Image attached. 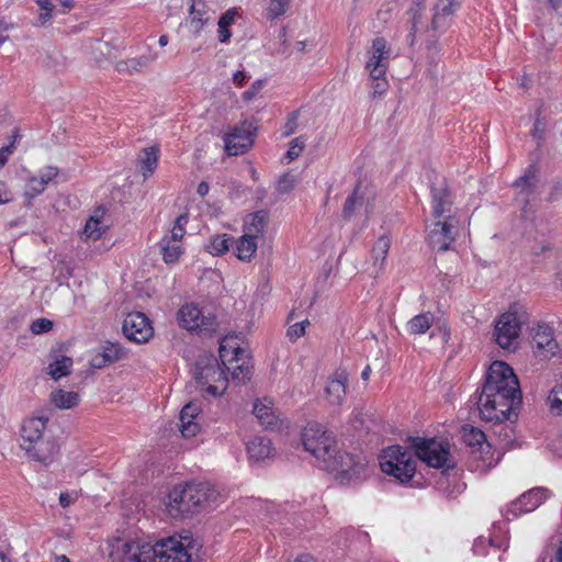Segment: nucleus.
Listing matches in <instances>:
<instances>
[{
  "mask_svg": "<svg viewBox=\"0 0 562 562\" xmlns=\"http://www.w3.org/2000/svg\"><path fill=\"white\" fill-rule=\"evenodd\" d=\"M559 392L557 387H553L548 396L550 409L555 415L562 414V398L558 396Z\"/></svg>",
  "mask_w": 562,
  "mask_h": 562,
  "instance_id": "4d7b16f0",
  "label": "nucleus"
},
{
  "mask_svg": "<svg viewBox=\"0 0 562 562\" xmlns=\"http://www.w3.org/2000/svg\"><path fill=\"white\" fill-rule=\"evenodd\" d=\"M46 186L42 182L38 177H32L26 184L24 195L29 199V201L33 200L35 196L40 195L44 192Z\"/></svg>",
  "mask_w": 562,
  "mask_h": 562,
  "instance_id": "a18cd8bd",
  "label": "nucleus"
},
{
  "mask_svg": "<svg viewBox=\"0 0 562 562\" xmlns=\"http://www.w3.org/2000/svg\"><path fill=\"white\" fill-rule=\"evenodd\" d=\"M360 183H358L352 193L348 195V198L345 201L344 209H342V217L345 220H350L352 215L355 214V211L362 206L363 204V196L359 194Z\"/></svg>",
  "mask_w": 562,
  "mask_h": 562,
  "instance_id": "ea45409f",
  "label": "nucleus"
},
{
  "mask_svg": "<svg viewBox=\"0 0 562 562\" xmlns=\"http://www.w3.org/2000/svg\"><path fill=\"white\" fill-rule=\"evenodd\" d=\"M58 175V169L56 167L48 166L40 173V179L42 182L47 186L53 179H55Z\"/></svg>",
  "mask_w": 562,
  "mask_h": 562,
  "instance_id": "052dcab7",
  "label": "nucleus"
},
{
  "mask_svg": "<svg viewBox=\"0 0 562 562\" xmlns=\"http://www.w3.org/2000/svg\"><path fill=\"white\" fill-rule=\"evenodd\" d=\"M479 408L481 419L501 425L517 418L516 409L521 404V391L513 368L504 361H494L486 374L480 394L472 400Z\"/></svg>",
  "mask_w": 562,
  "mask_h": 562,
  "instance_id": "f257e3e1",
  "label": "nucleus"
},
{
  "mask_svg": "<svg viewBox=\"0 0 562 562\" xmlns=\"http://www.w3.org/2000/svg\"><path fill=\"white\" fill-rule=\"evenodd\" d=\"M111 562H201L202 543L186 531L156 541H123L114 539L108 544Z\"/></svg>",
  "mask_w": 562,
  "mask_h": 562,
  "instance_id": "f03ea898",
  "label": "nucleus"
},
{
  "mask_svg": "<svg viewBox=\"0 0 562 562\" xmlns=\"http://www.w3.org/2000/svg\"><path fill=\"white\" fill-rule=\"evenodd\" d=\"M412 447L415 449V456L436 469H453L454 462L450 458L449 447L435 439H424L411 437Z\"/></svg>",
  "mask_w": 562,
  "mask_h": 562,
  "instance_id": "6e6552de",
  "label": "nucleus"
},
{
  "mask_svg": "<svg viewBox=\"0 0 562 562\" xmlns=\"http://www.w3.org/2000/svg\"><path fill=\"white\" fill-rule=\"evenodd\" d=\"M257 127L251 122H243L225 136V149L228 155L237 156L246 153L254 144Z\"/></svg>",
  "mask_w": 562,
  "mask_h": 562,
  "instance_id": "f8f14e48",
  "label": "nucleus"
},
{
  "mask_svg": "<svg viewBox=\"0 0 562 562\" xmlns=\"http://www.w3.org/2000/svg\"><path fill=\"white\" fill-rule=\"evenodd\" d=\"M247 79L248 77L243 70H237L233 76V81L238 87H241L247 81Z\"/></svg>",
  "mask_w": 562,
  "mask_h": 562,
  "instance_id": "774afa93",
  "label": "nucleus"
},
{
  "mask_svg": "<svg viewBox=\"0 0 562 562\" xmlns=\"http://www.w3.org/2000/svg\"><path fill=\"white\" fill-rule=\"evenodd\" d=\"M295 184V178L294 176L290 173H283L277 183V191L280 194L289 193L293 190Z\"/></svg>",
  "mask_w": 562,
  "mask_h": 562,
  "instance_id": "09e8293b",
  "label": "nucleus"
},
{
  "mask_svg": "<svg viewBox=\"0 0 562 562\" xmlns=\"http://www.w3.org/2000/svg\"><path fill=\"white\" fill-rule=\"evenodd\" d=\"M462 0H437L432 8L431 29L443 33L451 23V16L460 8Z\"/></svg>",
  "mask_w": 562,
  "mask_h": 562,
  "instance_id": "a211bd4d",
  "label": "nucleus"
},
{
  "mask_svg": "<svg viewBox=\"0 0 562 562\" xmlns=\"http://www.w3.org/2000/svg\"><path fill=\"white\" fill-rule=\"evenodd\" d=\"M533 342L538 350L546 352V356H555L559 347L553 338V333L548 326H539L533 335Z\"/></svg>",
  "mask_w": 562,
  "mask_h": 562,
  "instance_id": "c85d7f7f",
  "label": "nucleus"
},
{
  "mask_svg": "<svg viewBox=\"0 0 562 562\" xmlns=\"http://www.w3.org/2000/svg\"><path fill=\"white\" fill-rule=\"evenodd\" d=\"M290 4V0H270L268 7V14L271 19L279 18L283 15Z\"/></svg>",
  "mask_w": 562,
  "mask_h": 562,
  "instance_id": "de8ad7c7",
  "label": "nucleus"
},
{
  "mask_svg": "<svg viewBox=\"0 0 562 562\" xmlns=\"http://www.w3.org/2000/svg\"><path fill=\"white\" fill-rule=\"evenodd\" d=\"M192 4L189 10V26L195 34L200 33L204 24L209 21L207 11L205 10L206 4L203 0H192Z\"/></svg>",
  "mask_w": 562,
  "mask_h": 562,
  "instance_id": "c756f323",
  "label": "nucleus"
},
{
  "mask_svg": "<svg viewBox=\"0 0 562 562\" xmlns=\"http://www.w3.org/2000/svg\"><path fill=\"white\" fill-rule=\"evenodd\" d=\"M434 315L430 312L422 313L407 323V330L411 335H423L431 327Z\"/></svg>",
  "mask_w": 562,
  "mask_h": 562,
  "instance_id": "72a5a7b5",
  "label": "nucleus"
},
{
  "mask_svg": "<svg viewBox=\"0 0 562 562\" xmlns=\"http://www.w3.org/2000/svg\"><path fill=\"white\" fill-rule=\"evenodd\" d=\"M269 221V212L260 210L248 214L244 221V233L254 238L263 236Z\"/></svg>",
  "mask_w": 562,
  "mask_h": 562,
  "instance_id": "cd10ccee",
  "label": "nucleus"
},
{
  "mask_svg": "<svg viewBox=\"0 0 562 562\" xmlns=\"http://www.w3.org/2000/svg\"><path fill=\"white\" fill-rule=\"evenodd\" d=\"M159 153L158 146H150L142 150L138 157V165L144 178L151 176L156 170Z\"/></svg>",
  "mask_w": 562,
  "mask_h": 562,
  "instance_id": "7c9ffc66",
  "label": "nucleus"
},
{
  "mask_svg": "<svg viewBox=\"0 0 562 562\" xmlns=\"http://www.w3.org/2000/svg\"><path fill=\"white\" fill-rule=\"evenodd\" d=\"M91 366L93 368H97V369H102L104 368L105 366L110 364L109 361H105V359H103V352H100V353H97L92 359H91Z\"/></svg>",
  "mask_w": 562,
  "mask_h": 562,
  "instance_id": "338daca9",
  "label": "nucleus"
},
{
  "mask_svg": "<svg viewBox=\"0 0 562 562\" xmlns=\"http://www.w3.org/2000/svg\"><path fill=\"white\" fill-rule=\"evenodd\" d=\"M252 412L263 428L274 429L279 426V417L276 415L272 402L269 398L257 400L254 403Z\"/></svg>",
  "mask_w": 562,
  "mask_h": 562,
  "instance_id": "a878e982",
  "label": "nucleus"
},
{
  "mask_svg": "<svg viewBox=\"0 0 562 562\" xmlns=\"http://www.w3.org/2000/svg\"><path fill=\"white\" fill-rule=\"evenodd\" d=\"M124 336L136 344L147 342L154 335L149 318L142 312L128 313L122 326Z\"/></svg>",
  "mask_w": 562,
  "mask_h": 562,
  "instance_id": "9d476101",
  "label": "nucleus"
},
{
  "mask_svg": "<svg viewBox=\"0 0 562 562\" xmlns=\"http://www.w3.org/2000/svg\"><path fill=\"white\" fill-rule=\"evenodd\" d=\"M47 422L48 418L44 416L25 419L21 427V447L23 448L25 445H31L45 436L44 431L46 429Z\"/></svg>",
  "mask_w": 562,
  "mask_h": 562,
  "instance_id": "412c9836",
  "label": "nucleus"
},
{
  "mask_svg": "<svg viewBox=\"0 0 562 562\" xmlns=\"http://www.w3.org/2000/svg\"><path fill=\"white\" fill-rule=\"evenodd\" d=\"M304 147L305 143L302 136L292 139L290 143V147L286 151V157L289 158V160H294L295 158H297L301 155Z\"/></svg>",
  "mask_w": 562,
  "mask_h": 562,
  "instance_id": "603ef678",
  "label": "nucleus"
},
{
  "mask_svg": "<svg viewBox=\"0 0 562 562\" xmlns=\"http://www.w3.org/2000/svg\"><path fill=\"white\" fill-rule=\"evenodd\" d=\"M308 324H310L308 319H305V321H302V322L291 325L288 328L286 336L289 337L290 340L299 339L300 337L305 335V328H306V325H308Z\"/></svg>",
  "mask_w": 562,
  "mask_h": 562,
  "instance_id": "864d4df0",
  "label": "nucleus"
},
{
  "mask_svg": "<svg viewBox=\"0 0 562 562\" xmlns=\"http://www.w3.org/2000/svg\"><path fill=\"white\" fill-rule=\"evenodd\" d=\"M238 15V11L236 8L228 9L225 13L222 14V16L218 20V26H231L234 22L236 16Z\"/></svg>",
  "mask_w": 562,
  "mask_h": 562,
  "instance_id": "bf43d9fd",
  "label": "nucleus"
},
{
  "mask_svg": "<svg viewBox=\"0 0 562 562\" xmlns=\"http://www.w3.org/2000/svg\"><path fill=\"white\" fill-rule=\"evenodd\" d=\"M462 439L469 447H482L486 440V437L482 430L475 427H471L470 429H464Z\"/></svg>",
  "mask_w": 562,
  "mask_h": 562,
  "instance_id": "79ce46f5",
  "label": "nucleus"
},
{
  "mask_svg": "<svg viewBox=\"0 0 562 562\" xmlns=\"http://www.w3.org/2000/svg\"><path fill=\"white\" fill-rule=\"evenodd\" d=\"M391 50L387 47L386 40L384 37H375L372 41L371 49L369 50V59L366 64V69L370 75L375 78L378 76H384L389 68Z\"/></svg>",
  "mask_w": 562,
  "mask_h": 562,
  "instance_id": "2eb2a0df",
  "label": "nucleus"
},
{
  "mask_svg": "<svg viewBox=\"0 0 562 562\" xmlns=\"http://www.w3.org/2000/svg\"><path fill=\"white\" fill-rule=\"evenodd\" d=\"M425 49L426 60L428 65L426 69V75L432 82H436L440 72L439 65L441 60V48L439 46L438 38L436 36H430L426 41Z\"/></svg>",
  "mask_w": 562,
  "mask_h": 562,
  "instance_id": "393cba45",
  "label": "nucleus"
},
{
  "mask_svg": "<svg viewBox=\"0 0 562 562\" xmlns=\"http://www.w3.org/2000/svg\"><path fill=\"white\" fill-rule=\"evenodd\" d=\"M379 460L381 471L393 476L401 484L411 482L416 473V460L413 453L400 445L383 449Z\"/></svg>",
  "mask_w": 562,
  "mask_h": 562,
  "instance_id": "20e7f679",
  "label": "nucleus"
},
{
  "mask_svg": "<svg viewBox=\"0 0 562 562\" xmlns=\"http://www.w3.org/2000/svg\"><path fill=\"white\" fill-rule=\"evenodd\" d=\"M430 192L435 217L446 218V214H450L452 206L450 191L447 184L445 182H441L439 186H432Z\"/></svg>",
  "mask_w": 562,
  "mask_h": 562,
  "instance_id": "5701e85b",
  "label": "nucleus"
},
{
  "mask_svg": "<svg viewBox=\"0 0 562 562\" xmlns=\"http://www.w3.org/2000/svg\"><path fill=\"white\" fill-rule=\"evenodd\" d=\"M193 376L196 383L205 386L210 395H221L227 386V378L224 369L213 355L200 356L194 364Z\"/></svg>",
  "mask_w": 562,
  "mask_h": 562,
  "instance_id": "423d86ee",
  "label": "nucleus"
},
{
  "mask_svg": "<svg viewBox=\"0 0 562 562\" xmlns=\"http://www.w3.org/2000/svg\"><path fill=\"white\" fill-rule=\"evenodd\" d=\"M550 495V491L546 487H533L524 493L515 502H512L507 514L518 517L524 513H530L538 508Z\"/></svg>",
  "mask_w": 562,
  "mask_h": 562,
  "instance_id": "f3484780",
  "label": "nucleus"
},
{
  "mask_svg": "<svg viewBox=\"0 0 562 562\" xmlns=\"http://www.w3.org/2000/svg\"><path fill=\"white\" fill-rule=\"evenodd\" d=\"M425 12L426 10H414V9H407L406 15H407V24L409 25L408 34L406 35V42L408 46L413 47L417 42V34L423 32H428L431 30V23L428 24L425 21Z\"/></svg>",
  "mask_w": 562,
  "mask_h": 562,
  "instance_id": "aec40b11",
  "label": "nucleus"
},
{
  "mask_svg": "<svg viewBox=\"0 0 562 562\" xmlns=\"http://www.w3.org/2000/svg\"><path fill=\"white\" fill-rule=\"evenodd\" d=\"M12 200H13V196L9 191H7L5 183L0 181V205L9 203Z\"/></svg>",
  "mask_w": 562,
  "mask_h": 562,
  "instance_id": "69168bd1",
  "label": "nucleus"
},
{
  "mask_svg": "<svg viewBox=\"0 0 562 562\" xmlns=\"http://www.w3.org/2000/svg\"><path fill=\"white\" fill-rule=\"evenodd\" d=\"M235 255L236 257L245 262H249L257 251L256 238L244 233L236 241Z\"/></svg>",
  "mask_w": 562,
  "mask_h": 562,
  "instance_id": "2f4dec72",
  "label": "nucleus"
},
{
  "mask_svg": "<svg viewBox=\"0 0 562 562\" xmlns=\"http://www.w3.org/2000/svg\"><path fill=\"white\" fill-rule=\"evenodd\" d=\"M159 245L162 259L166 263L177 262L180 256L183 254V247L180 243L161 239Z\"/></svg>",
  "mask_w": 562,
  "mask_h": 562,
  "instance_id": "4c0bfd02",
  "label": "nucleus"
},
{
  "mask_svg": "<svg viewBox=\"0 0 562 562\" xmlns=\"http://www.w3.org/2000/svg\"><path fill=\"white\" fill-rule=\"evenodd\" d=\"M538 115H540V113ZM544 130H546V123L542 122L539 116H537L536 122L533 124V128H532L533 138L542 139L544 136Z\"/></svg>",
  "mask_w": 562,
  "mask_h": 562,
  "instance_id": "680f3d73",
  "label": "nucleus"
},
{
  "mask_svg": "<svg viewBox=\"0 0 562 562\" xmlns=\"http://www.w3.org/2000/svg\"><path fill=\"white\" fill-rule=\"evenodd\" d=\"M21 137L18 131L12 134V140L9 145L0 148V168H2L9 160V156L13 153L15 142Z\"/></svg>",
  "mask_w": 562,
  "mask_h": 562,
  "instance_id": "3c124183",
  "label": "nucleus"
},
{
  "mask_svg": "<svg viewBox=\"0 0 562 562\" xmlns=\"http://www.w3.org/2000/svg\"><path fill=\"white\" fill-rule=\"evenodd\" d=\"M302 443L304 449L323 464L331 452H335V448H337V441L333 432L316 423H310L304 427Z\"/></svg>",
  "mask_w": 562,
  "mask_h": 562,
  "instance_id": "0eeeda50",
  "label": "nucleus"
},
{
  "mask_svg": "<svg viewBox=\"0 0 562 562\" xmlns=\"http://www.w3.org/2000/svg\"><path fill=\"white\" fill-rule=\"evenodd\" d=\"M538 182L539 179L535 165H530L525 173L514 182L515 187L520 188L519 195H521L525 202L521 209V216L524 220L532 221L533 218V211L531 210L529 198L538 193Z\"/></svg>",
  "mask_w": 562,
  "mask_h": 562,
  "instance_id": "4468645a",
  "label": "nucleus"
},
{
  "mask_svg": "<svg viewBox=\"0 0 562 562\" xmlns=\"http://www.w3.org/2000/svg\"><path fill=\"white\" fill-rule=\"evenodd\" d=\"M179 326L189 331L213 333L216 330V317L212 313L205 314L198 305L184 304L177 314Z\"/></svg>",
  "mask_w": 562,
  "mask_h": 562,
  "instance_id": "1a4fd4ad",
  "label": "nucleus"
},
{
  "mask_svg": "<svg viewBox=\"0 0 562 562\" xmlns=\"http://www.w3.org/2000/svg\"><path fill=\"white\" fill-rule=\"evenodd\" d=\"M201 408L199 404L194 402H190L186 404L180 412V431L183 437L190 438L194 437L200 431V426L195 422Z\"/></svg>",
  "mask_w": 562,
  "mask_h": 562,
  "instance_id": "6ab92c4d",
  "label": "nucleus"
},
{
  "mask_svg": "<svg viewBox=\"0 0 562 562\" xmlns=\"http://www.w3.org/2000/svg\"><path fill=\"white\" fill-rule=\"evenodd\" d=\"M247 454L250 460L265 461L274 456L271 440L266 436H255L246 443Z\"/></svg>",
  "mask_w": 562,
  "mask_h": 562,
  "instance_id": "b1692460",
  "label": "nucleus"
},
{
  "mask_svg": "<svg viewBox=\"0 0 562 562\" xmlns=\"http://www.w3.org/2000/svg\"><path fill=\"white\" fill-rule=\"evenodd\" d=\"M562 194V179L555 181L551 188L549 201H555Z\"/></svg>",
  "mask_w": 562,
  "mask_h": 562,
  "instance_id": "0e129e2a",
  "label": "nucleus"
},
{
  "mask_svg": "<svg viewBox=\"0 0 562 562\" xmlns=\"http://www.w3.org/2000/svg\"><path fill=\"white\" fill-rule=\"evenodd\" d=\"M42 10L38 21L42 25L47 23L54 14H66L74 5V0H60L58 4H54L52 0H35Z\"/></svg>",
  "mask_w": 562,
  "mask_h": 562,
  "instance_id": "bb28decb",
  "label": "nucleus"
},
{
  "mask_svg": "<svg viewBox=\"0 0 562 562\" xmlns=\"http://www.w3.org/2000/svg\"><path fill=\"white\" fill-rule=\"evenodd\" d=\"M184 228L172 227L170 235L165 236L162 239L168 241H177L181 244V239L184 235Z\"/></svg>",
  "mask_w": 562,
  "mask_h": 562,
  "instance_id": "e2e57ef3",
  "label": "nucleus"
},
{
  "mask_svg": "<svg viewBox=\"0 0 562 562\" xmlns=\"http://www.w3.org/2000/svg\"><path fill=\"white\" fill-rule=\"evenodd\" d=\"M347 383L348 373L342 369L336 370L325 389L327 398L331 404H340L342 402L346 395Z\"/></svg>",
  "mask_w": 562,
  "mask_h": 562,
  "instance_id": "4be33fe9",
  "label": "nucleus"
},
{
  "mask_svg": "<svg viewBox=\"0 0 562 562\" xmlns=\"http://www.w3.org/2000/svg\"><path fill=\"white\" fill-rule=\"evenodd\" d=\"M233 241L234 238L229 237L227 234L215 235L210 238L209 244L205 245V249L213 256H222L229 249Z\"/></svg>",
  "mask_w": 562,
  "mask_h": 562,
  "instance_id": "c9c22d12",
  "label": "nucleus"
},
{
  "mask_svg": "<svg viewBox=\"0 0 562 562\" xmlns=\"http://www.w3.org/2000/svg\"><path fill=\"white\" fill-rule=\"evenodd\" d=\"M154 59L155 58L150 55H143L127 60H120L116 63L115 69L119 72L128 74H132L134 71H140L143 68H146L149 64H151Z\"/></svg>",
  "mask_w": 562,
  "mask_h": 562,
  "instance_id": "473e14b6",
  "label": "nucleus"
},
{
  "mask_svg": "<svg viewBox=\"0 0 562 562\" xmlns=\"http://www.w3.org/2000/svg\"><path fill=\"white\" fill-rule=\"evenodd\" d=\"M105 229L106 225H103L98 215L95 214L87 221L83 228V235L87 238L97 240L102 236Z\"/></svg>",
  "mask_w": 562,
  "mask_h": 562,
  "instance_id": "a19ab883",
  "label": "nucleus"
},
{
  "mask_svg": "<svg viewBox=\"0 0 562 562\" xmlns=\"http://www.w3.org/2000/svg\"><path fill=\"white\" fill-rule=\"evenodd\" d=\"M53 322L48 318L42 317L32 322L30 329L33 334L40 335L49 331L53 328Z\"/></svg>",
  "mask_w": 562,
  "mask_h": 562,
  "instance_id": "8fccbe9b",
  "label": "nucleus"
},
{
  "mask_svg": "<svg viewBox=\"0 0 562 562\" xmlns=\"http://www.w3.org/2000/svg\"><path fill=\"white\" fill-rule=\"evenodd\" d=\"M454 218L447 215L445 221L434 223L429 231L427 240L431 249L437 251H447L450 245L456 240Z\"/></svg>",
  "mask_w": 562,
  "mask_h": 562,
  "instance_id": "ddd939ff",
  "label": "nucleus"
},
{
  "mask_svg": "<svg viewBox=\"0 0 562 562\" xmlns=\"http://www.w3.org/2000/svg\"><path fill=\"white\" fill-rule=\"evenodd\" d=\"M390 246H391V240L386 236H381L375 241V244L373 245L372 250H371L372 260H373L374 266H378L380 268L383 266V263L386 259V256L389 254Z\"/></svg>",
  "mask_w": 562,
  "mask_h": 562,
  "instance_id": "58836bf2",
  "label": "nucleus"
},
{
  "mask_svg": "<svg viewBox=\"0 0 562 562\" xmlns=\"http://www.w3.org/2000/svg\"><path fill=\"white\" fill-rule=\"evenodd\" d=\"M72 366V359L67 356H60L56 358V360L48 366V374L54 380H59L63 376H67L70 374V368Z\"/></svg>",
  "mask_w": 562,
  "mask_h": 562,
  "instance_id": "e433bc0d",
  "label": "nucleus"
},
{
  "mask_svg": "<svg viewBox=\"0 0 562 562\" xmlns=\"http://www.w3.org/2000/svg\"><path fill=\"white\" fill-rule=\"evenodd\" d=\"M50 401L54 405L61 409L72 408L79 403V395L76 392H67L64 390H57L52 392Z\"/></svg>",
  "mask_w": 562,
  "mask_h": 562,
  "instance_id": "f704fd0d",
  "label": "nucleus"
},
{
  "mask_svg": "<svg viewBox=\"0 0 562 562\" xmlns=\"http://www.w3.org/2000/svg\"><path fill=\"white\" fill-rule=\"evenodd\" d=\"M218 494L206 482H191L175 486L168 494L167 513L175 519H182L189 514L199 513Z\"/></svg>",
  "mask_w": 562,
  "mask_h": 562,
  "instance_id": "7ed1b4c3",
  "label": "nucleus"
},
{
  "mask_svg": "<svg viewBox=\"0 0 562 562\" xmlns=\"http://www.w3.org/2000/svg\"><path fill=\"white\" fill-rule=\"evenodd\" d=\"M547 559H550V562H562V540L559 544L550 542L541 557V562H544Z\"/></svg>",
  "mask_w": 562,
  "mask_h": 562,
  "instance_id": "c03bdc74",
  "label": "nucleus"
},
{
  "mask_svg": "<svg viewBox=\"0 0 562 562\" xmlns=\"http://www.w3.org/2000/svg\"><path fill=\"white\" fill-rule=\"evenodd\" d=\"M297 120H299V111H293L288 115L286 122L283 126V132H282V135L284 137H288L295 133V131L297 130Z\"/></svg>",
  "mask_w": 562,
  "mask_h": 562,
  "instance_id": "5fc2aeb1",
  "label": "nucleus"
},
{
  "mask_svg": "<svg viewBox=\"0 0 562 562\" xmlns=\"http://www.w3.org/2000/svg\"><path fill=\"white\" fill-rule=\"evenodd\" d=\"M103 359L109 361V363H113L117 360H121L126 356L125 349L116 342H106V345L102 349Z\"/></svg>",
  "mask_w": 562,
  "mask_h": 562,
  "instance_id": "37998d69",
  "label": "nucleus"
},
{
  "mask_svg": "<svg viewBox=\"0 0 562 562\" xmlns=\"http://www.w3.org/2000/svg\"><path fill=\"white\" fill-rule=\"evenodd\" d=\"M26 454L42 464H50L58 454L59 447L53 436H43L31 445L23 446Z\"/></svg>",
  "mask_w": 562,
  "mask_h": 562,
  "instance_id": "dca6fc26",
  "label": "nucleus"
},
{
  "mask_svg": "<svg viewBox=\"0 0 562 562\" xmlns=\"http://www.w3.org/2000/svg\"><path fill=\"white\" fill-rule=\"evenodd\" d=\"M266 81L262 80V79H258L256 80L249 89H247L244 93H243V100L248 102L250 100H252L258 93L259 91L263 88Z\"/></svg>",
  "mask_w": 562,
  "mask_h": 562,
  "instance_id": "13d9d810",
  "label": "nucleus"
},
{
  "mask_svg": "<svg viewBox=\"0 0 562 562\" xmlns=\"http://www.w3.org/2000/svg\"><path fill=\"white\" fill-rule=\"evenodd\" d=\"M373 87V98L381 97L387 89L389 83L384 76H378L376 78L373 75H370Z\"/></svg>",
  "mask_w": 562,
  "mask_h": 562,
  "instance_id": "6e6d98bb",
  "label": "nucleus"
},
{
  "mask_svg": "<svg viewBox=\"0 0 562 562\" xmlns=\"http://www.w3.org/2000/svg\"><path fill=\"white\" fill-rule=\"evenodd\" d=\"M323 468L336 472V477L341 484H357L368 475L367 463L362 457L338 451L337 448L324 462Z\"/></svg>",
  "mask_w": 562,
  "mask_h": 562,
  "instance_id": "39448f33",
  "label": "nucleus"
},
{
  "mask_svg": "<svg viewBox=\"0 0 562 562\" xmlns=\"http://www.w3.org/2000/svg\"><path fill=\"white\" fill-rule=\"evenodd\" d=\"M521 321L516 312L504 313L497 321L494 328V336L496 344L503 348L508 349L518 339L520 331Z\"/></svg>",
  "mask_w": 562,
  "mask_h": 562,
  "instance_id": "9b49d317",
  "label": "nucleus"
},
{
  "mask_svg": "<svg viewBox=\"0 0 562 562\" xmlns=\"http://www.w3.org/2000/svg\"><path fill=\"white\" fill-rule=\"evenodd\" d=\"M252 373V367L248 361H243L240 364H237L233 368L232 376L234 380H238L240 382H246L250 380Z\"/></svg>",
  "mask_w": 562,
  "mask_h": 562,
  "instance_id": "49530a36",
  "label": "nucleus"
}]
</instances>
